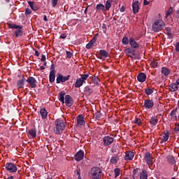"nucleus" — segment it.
I'll return each instance as SVG.
<instances>
[{"instance_id":"nucleus-62","label":"nucleus","mask_w":179,"mask_h":179,"mask_svg":"<svg viewBox=\"0 0 179 179\" xmlns=\"http://www.w3.org/2000/svg\"><path fill=\"white\" fill-rule=\"evenodd\" d=\"M143 5L145 6L149 5V1H148V0H144Z\"/></svg>"},{"instance_id":"nucleus-9","label":"nucleus","mask_w":179,"mask_h":179,"mask_svg":"<svg viewBox=\"0 0 179 179\" xmlns=\"http://www.w3.org/2000/svg\"><path fill=\"white\" fill-rule=\"evenodd\" d=\"M144 160L147 164H153V157L150 156V152H149L145 153Z\"/></svg>"},{"instance_id":"nucleus-35","label":"nucleus","mask_w":179,"mask_h":179,"mask_svg":"<svg viewBox=\"0 0 179 179\" xmlns=\"http://www.w3.org/2000/svg\"><path fill=\"white\" fill-rule=\"evenodd\" d=\"M145 93L147 94V96H150L153 93V89L150 88L149 87H147L145 89Z\"/></svg>"},{"instance_id":"nucleus-20","label":"nucleus","mask_w":179,"mask_h":179,"mask_svg":"<svg viewBox=\"0 0 179 179\" xmlns=\"http://www.w3.org/2000/svg\"><path fill=\"white\" fill-rule=\"evenodd\" d=\"M137 80L138 82L143 83V82H145V80H146V74L145 73H140L137 76Z\"/></svg>"},{"instance_id":"nucleus-17","label":"nucleus","mask_w":179,"mask_h":179,"mask_svg":"<svg viewBox=\"0 0 179 179\" xmlns=\"http://www.w3.org/2000/svg\"><path fill=\"white\" fill-rule=\"evenodd\" d=\"M129 45L132 48H139V44L135 41L133 37L129 38Z\"/></svg>"},{"instance_id":"nucleus-58","label":"nucleus","mask_w":179,"mask_h":179,"mask_svg":"<svg viewBox=\"0 0 179 179\" xmlns=\"http://www.w3.org/2000/svg\"><path fill=\"white\" fill-rule=\"evenodd\" d=\"M167 36L169 37V38H173V34L171 32H166Z\"/></svg>"},{"instance_id":"nucleus-50","label":"nucleus","mask_w":179,"mask_h":179,"mask_svg":"<svg viewBox=\"0 0 179 179\" xmlns=\"http://www.w3.org/2000/svg\"><path fill=\"white\" fill-rule=\"evenodd\" d=\"M52 5L53 8H55L58 5V0H52Z\"/></svg>"},{"instance_id":"nucleus-57","label":"nucleus","mask_w":179,"mask_h":179,"mask_svg":"<svg viewBox=\"0 0 179 179\" xmlns=\"http://www.w3.org/2000/svg\"><path fill=\"white\" fill-rule=\"evenodd\" d=\"M60 38H62V39L66 38V34H62L60 35Z\"/></svg>"},{"instance_id":"nucleus-27","label":"nucleus","mask_w":179,"mask_h":179,"mask_svg":"<svg viewBox=\"0 0 179 179\" xmlns=\"http://www.w3.org/2000/svg\"><path fill=\"white\" fill-rule=\"evenodd\" d=\"M49 81L50 83H53L55 81V72L50 71L49 75Z\"/></svg>"},{"instance_id":"nucleus-45","label":"nucleus","mask_w":179,"mask_h":179,"mask_svg":"<svg viewBox=\"0 0 179 179\" xmlns=\"http://www.w3.org/2000/svg\"><path fill=\"white\" fill-rule=\"evenodd\" d=\"M94 117L95 119L98 120V121H100V118H101V113L97 111L95 113Z\"/></svg>"},{"instance_id":"nucleus-13","label":"nucleus","mask_w":179,"mask_h":179,"mask_svg":"<svg viewBox=\"0 0 179 179\" xmlns=\"http://www.w3.org/2000/svg\"><path fill=\"white\" fill-rule=\"evenodd\" d=\"M103 145L104 146H109V145H111L113 142H114V138L113 137H110L108 136H106L103 137Z\"/></svg>"},{"instance_id":"nucleus-26","label":"nucleus","mask_w":179,"mask_h":179,"mask_svg":"<svg viewBox=\"0 0 179 179\" xmlns=\"http://www.w3.org/2000/svg\"><path fill=\"white\" fill-rule=\"evenodd\" d=\"M59 101L64 104L65 103V94H66L64 91L59 92Z\"/></svg>"},{"instance_id":"nucleus-48","label":"nucleus","mask_w":179,"mask_h":179,"mask_svg":"<svg viewBox=\"0 0 179 179\" xmlns=\"http://www.w3.org/2000/svg\"><path fill=\"white\" fill-rule=\"evenodd\" d=\"M141 122H142V120H141V118L136 117L134 124H136V125H141Z\"/></svg>"},{"instance_id":"nucleus-43","label":"nucleus","mask_w":179,"mask_h":179,"mask_svg":"<svg viewBox=\"0 0 179 179\" xmlns=\"http://www.w3.org/2000/svg\"><path fill=\"white\" fill-rule=\"evenodd\" d=\"M96 10H104V5H103L102 3H99L96 5Z\"/></svg>"},{"instance_id":"nucleus-10","label":"nucleus","mask_w":179,"mask_h":179,"mask_svg":"<svg viewBox=\"0 0 179 179\" xmlns=\"http://www.w3.org/2000/svg\"><path fill=\"white\" fill-rule=\"evenodd\" d=\"M83 157H85V152L82 150H80L74 156V159L76 162L83 160Z\"/></svg>"},{"instance_id":"nucleus-22","label":"nucleus","mask_w":179,"mask_h":179,"mask_svg":"<svg viewBox=\"0 0 179 179\" xmlns=\"http://www.w3.org/2000/svg\"><path fill=\"white\" fill-rule=\"evenodd\" d=\"M170 92H177L178 90V85L177 83H171L169 86Z\"/></svg>"},{"instance_id":"nucleus-39","label":"nucleus","mask_w":179,"mask_h":179,"mask_svg":"<svg viewBox=\"0 0 179 179\" xmlns=\"http://www.w3.org/2000/svg\"><path fill=\"white\" fill-rule=\"evenodd\" d=\"M124 52H126L127 54H132L134 52H135V50L134 49V48H132V46L131 48H127L125 49Z\"/></svg>"},{"instance_id":"nucleus-2","label":"nucleus","mask_w":179,"mask_h":179,"mask_svg":"<svg viewBox=\"0 0 179 179\" xmlns=\"http://www.w3.org/2000/svg\"><path fill=\"white\" fill-rule=\"evenodd\" d=\"M103 171L99 167H92L88 173V177L90 179H101Z\"/></svg>"},{"instance_id":"nucleus-60","label":"nucleus","mask_w":179,"mask_h":179,"mask_svg":"<svg viewBox=\"0 0 179 179\" xmlns=\"http://www.w3.org/2000/svg\"><path fill=\"white\" fill-rule=\"evenodd\" d=\"M34 51H35L36 57H40V52H38V50H36L35 49H34Z\"/></svg>"},{"instance_id":"nucleus-54","label":"nucleus","mask_w":179,"mask_h":179,"mask_svg":"<svg viewBox=\"0 0 179 179\" xmlns=\"http://www.w3.org/2000/svg\"><path fill=\"white\" fill-rule=\"evenodd\" d=\"M132 55L130 56V58H131L132 59H136V54H135V52L131 53Z\"/></svg>"},{"instance_id":"nucleus-41","label":"nucleus","mask_w":179,"mask_h":179,"mask_svg":"<svg viewBox=\"0 0 179 179\" xmlns=\"http://www.w3.org/2000/svg\"><path fill=\"white\" fill-rule=\"evenodd\" d=\"M173 12H174L173 7H170L169 8V10L166 11V17H169V16H170V15H171V13H173Z\"/></svg>"},{"instance_id":"nucleus-36","label":"nucleus","mask_w":179,"mask_h":179,"mask_svg":"<svg viewBox=\"0 0 179 179\" xmlns=\"http://www.w3.org/2000/svg\"><path fill=\"white\" fill-rule=\"evenodd\" d=\"M28 134H29L33 138H36V136H37V131H36V129H30Z\"/></svg>"},{"instance_id":"nucleus-37","label":"nucleus","mask_w":179,"mask_h":179,"mask_svg":"<svg viewBox=\"0 0 179 179\" xmlns=\"http://www.w3.org/2000/svg\"><path fill=\"white\" fill-rule=\"evenodd\" d=\"M111 2L113 0H108L106 3L105 8L106 10H110V8H111Z\"/></svg>"},{"instance_id":"nucleus-4","label":"nucleus","mask_w":179,"mask_h":179,"mask_svg":"<svg viewBox=\"0 0 179 179\" xmlns=\"http://www.w3.org/2000/svg\"><path fill=\"white\" fill-rule=\"evenodd\" d=\"M152 31L155 33H157L160 31V30H163V28L164 27V22L161 20H157L152 23Z\"/></svg>"},{"instance_id":"nucleus-6","label":"nucleus","mask_w":179,"mask_h":179,"mask_svg":"<svg viewBox=\"0 0 179 179\" xmlns=\"http://www.w3.org/2000/svg\"><path fill=\"white\" fill-rule=\"evenodd\" d=\"M27 82L28 83L29 86L32 89L37 87V80L34 77L29 76V78H26Z\"/></svg>"},{"instance_id":"nucleus-21","label":"nucleus","mask_w":179,"mask_h":179,"mask_svg":"<svg viewBox=\"0 0 179 179\" xmlns=\"http://www.w3.org/2000/svg\"><path fill=\"white\" fill-rule=\"evenodd\" d=\"M134 156H135V154H134V152L127 151L126 152L124 160H132V159H134Z\"/></svg>"},{"instance_id":"nucleus-31","label":"nucleus","mask_w":179,"mask_h":179,"mask_svg":"<svg viewBox=\"0 0 179 179\" xmlns=\"http://www.w3.org/2000/svg\"><path fill=\"white\" fill-rule=\"evenodd\" d=\"M83 80H82L81 78H78L76 80V83H75V87H80L81 86L83 85Z\"/></svg>"},{"instance_id":"nucleus-7","label":"nucleus","mask_w":179,"mask_h":179,"mask_svg":"<svg viewBox=\"0 0 179 179\" xmlns=\"http://www.w3.org/2000/svg\"><path fill=\"white\" fill-rule=\"evenodd\" d=\"M6 169L9 173H16L17 171V167L12 162L7 163L6 164Z\"/></svg>"},{"instance_id":"nucleus-40","label":"nucleus","mask_w":179,"mask_h":179,"mask_svg":"<svg viewBox=\"0 0 179 179\" xmlns=\"http://www.w3.org/2000/svg\"><path fill=\"white\" fill-rule=\"evenodd\" d=\"M90 76V73H88L87 74H83L81 75V78L80 79H81V80H83V82L85 83V80H86Z\"/></svg>"},{"instance_id":"nucleus-52","label":"nucleus","mask_w":179,"mask_h":179,"mask_svg":"<svg viewBox=\"0 0 179 179\" xmlns=\"http://www.w3.org/2000/svg\"><path fill=\"white\" fill-rule=\"evenodd\" d=\"M31 10L30 8H26L25 9V15L27 16V15H31Z\"/></svg>"},{"instance_id":"nucleus-53","label":"nucleus","mask_w":179,"mask_h":179,"mask_svg":"<svg viewBox=\"0 0 179 179\" xmlns=\"http://www.w3.org/2000/svg\"><path fill=\"white\" fill-rule=\"evenodd\" d=\"M176 51H177V52H179V42H177L176 44Z\"/></svg>"},{"instance_id":"nucleus-44","label":"nucleus","mask_w":179,"mask_h":179,"mask_svg":"<svg viewBox=\"0 0 179 179\" xmlns=\"http://www.w3.org/2000/svg\"><path fill=\"white\" fill-rule=\"evenodd\" d=\"M150 65L152 68H157V66H159V62H157V60H154L151 62Z\"/></svg>"},{"instance_id":"nucleus-23","label":"nucleus","mask_w":179,"mask_h":179,"mask_svg":"<svg viewBox=\"0 0 179 179\" xmlns=\"http://www.w3.org/2000/svg\"><path fill=\"white\" fill-rule=\"evenodd\" d=\"M94 43H96V38H92V40L86 45V48L87 50L93 48Z\"/></svg>"},{"instance_id":"nucleus-63","label":"nucleus","mask_w":179,"mask_h":179,"mask_svg":"<svg viewBox=\"0 0 179 179\" xmlns=\"http://www.w3.org/2000/svg\"><path fill=\"white\" fill-rule=\"evenodd\" d=\"M120 12H125V7H124V6H122L120 8Z\"/></svg>"},{"instance_id":"nucleus-14","label":"nucleus","mask_w":179,"mask_h":179,"mask_svg":"<svg viewBox=\"0 0 179 179\" xmlns=\"http://www.w3.org/2000/svg\"><path fill=\"white\" fill-rule=\"evenodd\" d=\"M28 5H29L32 10L37 11L38 10V9H40V6L37 5V3H36L35 1H29Z\"/></svg>"},{"instance_id":"nucleus-30","label":"nucleus","mask_w":179,"mask_h":179,"mask_svg":"<svg viewBox=\"0 0 179 179\" xmlns=\"http://www.w3.org/2000/svg\"><path fill=\"white\" fill-rule=\"evenodd\" d=\"M140 179H148V171L143 169L140 173Z\"/></svg>"},{"instance_id":"nucleus-55","label":"nucleus","mask_w":179,"mask_h":179,"mask_svg":"<svg viewBox=\"0 0 179 179\" xmlns=\"http://www.w3.org/2000/svg\"><path fill=\"white\" fill-rule=\"evenodd\" d=\"M45 59H47V58L45 57V55H42V57L41 59V62H45Z\"/></svg>"},{"instance_id":"nucleus-64","label":"nucleus","mask_w":179,"mask_h":179,"mask_svg":"<svg viewBox=\"0 0 179 179\" xmlns=\"http://www.w3.org/2000/svg\"><path fill=\"white\" fill-rule=\"evenodd\" d=\"M77 176H80V169H77Z\"/></svg>"},{"instance_id":"nucleus-12","label":"nucleus","mask_w":179,"mask_h":179,"mask_svg":"<svg viewBox=\"0 0 179 179\" xmlns=\"http://www.w3.org/2000/svg\"><path fill=\"white\" fill-rule=\"evenodd\" d=\"M25 82H27L26 76H22L21 80L17 81V87L18 89H23Z\"/></svg>"},{"instance_id":"nucleus-16","label":"nucleus","mask_w":179,"mask_h":179,"mask_svg":"<svg viewBox=\"0 0 179 179\" xmlns=\"http://www.w3.org/2000/svg\"><path fill=\"white\" fill-rule=\"evenodd\" d=\"M77 124L80 126L85 125V124H86L83 115H79L77 116Z\"/></svg>"},{"instance_id":"nucleus-38","label":"nucleus","mask_w":179,"mask_h":179,"mask_svg":"<svg viewBox=\"0 0 179 179\" xmlns=\"http://www.w3.org/2000/svg\"><path fill=\"white\" fill-rule=\"evenodd\" d=\"M122 43L123 45H128V44H129V39H128V37L124 36L122 40Z\"/></svg>"},{"instance_id":"nucleus-59","label":"nucleus","mask_w":179,"mask_h":179,"mask_svg":"<svg viewBox=\"0 0 179 179\" xmlns=\"http://www.w3.org/2000/svg\"><path fill=\"white\" fill-rule=\"evenodd\" d=\"M166 33H171V29L170 27H165Z\"/></svg>"},{"instance_id":"nucleus-24","label":"nucleus","mask_w":179,"mask_h":179,"mask_svg":"<svg viewBox=\"0 0 179 179\" xmlns=\"http://www.w3.org/2000/svg\"><path fill=\"white\" fill-rule=\"evenodd\" d=\"M40 114L43 120H46L47 117L48 116V112H47L45 108H41L40 110Z\"/></svg>"},{"instance_id":"nucleus-46","label":"nucleus","mask_w":179,"mask_h":179,"mask_svg":"<svg viewBox=\"0 0 179 179\" xmlns=\"http://www.w3.org/2000/svg\"><path fill=\"white\" fill-rule=\"evenodd\" d=\"M138 171H139V168H136L133 170V176H132L133 179L136 178V174L138 173Z\"/></svg>"},{"instance_id":"nucleus-28","label":"nucleus","mask_w":179,"mask_h":179,"mask_svg":"<svg viewBox=\"0 0 179 179\" xmlns=\"http://www.w3.org/2000/svg\"><path fill=\"white\" fill-rule=\"evenodd\" d=\"M157 122H159V119H157V116H153L151 117L150 120L151 125H157Z\"/></svg>"},{"instance_id":"nucleus-42","label":"nucleus","mask_w":179,"mask_h":179,"mask_svg":"<svg viewBox=\"0 0 179 179\" xmlns=\"http://www.w3.org/2000/svg\"><path fill=\"white\" fill-rule=\"evenodd\" d=\"M121 171V169L120 168H115L114 169V173H115V178H117L118 176H120V172Z\"/></svg>"},{"instance_id":"nucleus-15","label":"nucleus","mask_w":179,"mask_h":179,"mask_svg":"<svg viewBox=\"0 0 179 179\" xmlns=\"http://www.w3.org/2000/svg\"><path fill=\"white\" fill-rule=\"evenodd\" d=\"M98 58L99 59H103V58H108V52L106 50H100Z\"/></svg>"},{"instance_id":"nucleus-51","label":"nucleus","mask_w":179,"mask_h":179,"mask_svg":"<svg viewBox=\"0 0 179 179\" xmlns=\"http://www.w3.org/2000/svg\"><path fill=\"white\" fill-rule=\"evenodd\" d=\"M50 72H55V65L54 64V63H52L50 66Z\"/></svg>"},{"instance_id":"nucleus-25","label":"nucleus","mask_w":179,"mask_h":179,"mask_svg":"<svg viewBox=\"0 0 179 179\" xmlns=\"http://www.w3.org/2000/svg\"><path fill=\"white\" fill-rule=\"evenodd\" d=\"M171 72V70L167 67H162V73L164 75V76H169L170 75V73Z\"/></svg>"},{"instance_id":"nucleus-34","label":"nucleus","mask_w":179,"mask_h":179,"mask_svg":"<svg viewBox=\"0 0 179 179\" xmlns=\"http://www.w3.org/2000/svg\"><path fill=\"white\" fill-rule=\"evenodd\" d=\"M92 80L94 85H96V86H99V82H100V79H99L98 76H94L92 77Z\"/></svg>"},{"instance_id":"nucleus-56","label":"nucleus","mask_w":179,"mask_h":179,"mask_svg":"<svg viewBox=\"0 0 179 179\" xmlns=\"http://www.w3.org/2000/svg\"><path fill=\"white\" fill-rule=\"evenodd\" d=\"M101 29H103V31H107V26L106 25V24H103Z\"/></svg>"},{"instance_id":"nucleus-11","label":"nucleus","mask_w":179,"mask_h":179,"mask_svg":"<svg viewBox=\"0 0 179 179\" xmlns=\"http://www.w3.org/2000/svg\"><path fill=\"white\" fill-rule=\"evenodd\" d=\"M65 104L66 107H72V106H73V99H72L71 95H66Z\"/></svg>"},{"instance_id":"nucleus-19","label":"nucleus","mask_w":179,"mask_h":179,"mask_svg":"<svg viewBox=\"0 0 179 179\" xmlns=\"http://www.w3.org/2000/svg\"><path fill=\"white\" fill-rule=\"evenodd\" d=\"M166 162L171 166H173V164H176V158H174V156L173 155H168L166 157Z\"/></svg>"},{"instance_id":"nucleus-3","label":"nucleus","mask_w":179,"mask_h":179,"mask_svg":"<svg viewBox=\"0 0 179 179\" xmlns=\"http://www.w3.org/2000/svg\"><path fill=\"white\" fill-rule=\"evenodd\" d=\"M7 24L10 29H17V30L15 31V37H22L23 36V30H22L23 25H16L15 24L9 22H8Z\"/></svg>"},{"instance_id":"nucleus-29","label":"nucleus","mask_w":179,"mask_h":179,"mask_svg":"<svg viewBox=\"0 0 179 179\" xmlns=\"http://www.w3.org/2000/svg\"><path fill=\"white\" fill-rule=\"evenodd\" d=\"M169 131H164L163 138H162V141H161V143H162L163 142H167V141H169Z\"/></svg>"},{"instance_id":"nucleus-33","label":"nucleus","mask_w":179,"mask_h":179,"mask_svg":"<svg viewBox=\"0 0 179 179\" xmlns=\"http://www.w3.org/2000/svg\"><path fill=\"white\" fill-rule=\"evenodd\" d=\"M84 92H85V93H87L88 94V96H90V94H92V93H93V90L92 88H90V87L89 85H87L85 87Z\"/></svg>"},{"instance_id":"nucleus-49","label":"nucleus","mask_w":179,"mask_h":179,"mask_svg":"<svg viewBox=\"0 0 179 179\" xmlns=\"http://www.w3.org/2000/svg\"><path fill=\"white\" fill-rule=\"evenodd\" d=\"M66 54L67 58H71L72 57H73V53H72L70 51H66Z\"/></svg>"},{"instance_id":"nucleus-61","label":"nucleus","mask_w":179,"mask_h":179,"mask_svg":"<svg viewBox=\"0 0 179 179\" xmlns=\"http://www.w3.org/2000/svg\"><path fill=\"white\" fill-rule=\"evenodd\" d=\"M174 131L176 132H178L179 131V124H178V126H176L175 128H174Z\"/></svg>"},{"instance_id":"nucleus-47","label":"nucleus","mask_w":179,"mask_h":179,"mask_svg":"<svg viewBox=\"0 0 179 179\" xmlns=\"http://www.w3.org/2000/svg\"><path fill=\"white\" fill-rule=\"evenodd\" d=\"M176 113H177V108L173 109V110L171 112V113H170L171 117H174V118H177V116H176Z\"/></svg>"},{"instance_id":"nucleus-8","label":"nucleus","mask_w":179,"mask_h":179,"mask_svg":"<svg viewBox=\"0 0 179 179\" xmlns=\"http://www.w3.org/2000/svg\"><path fill=\"white\" fill-rule=\"evenodd\" d=\"M155 106V103L153 102V100L152 99H146L144 101V104L143 107L144 108H147L148 110H150Z\"/></svg>"},{"instance_id":"nucleus-1","label":"nucleus","mask_w":179,"mask_h":179,"mask_svg":"<svg viewBox=\"0 0 179 179\" xmlns=\"http://www.w3.org/2000/svg\"><path fill=\"white\" fill-rule=\"evenodd\" d=\"M66 124L62 119H57L55 122V127L54 128L55 134L61 135L66 128Z\"/></svg>"},{"instance_id":"nucleus-5","label":"nucleus","mask_w":179,"mask_h":179,"mask_svg":"<svg viewBox=\"0 0 179 179\" xmlns=\"http://www.w3.org/2000/svg\"><path fill=\"white\" fill-rule=\"evenodd\" d=\"M71 78V76L69 75L67 76H64L61 73H58L57 75V79H56V83H64L66 82V80H69V78Z\"/></svg>"},{"instance_id":"nucleus-18","label":"nucleus","mask_w":179,"mask_h":179,"mask_svg":"<svg viewBox=\"0 0 179 179\" xmlns=\"http://www.w3.org/2000/svg\"><path fill=\"white\" fill-rule=\"evenodd\" d=\"M132 8L133 13H134V15H136V13H138V12H139V1H136L134 3H133Z\"/></svg>"},{"instance_id":"nucleus-32","label":"nucleus","mask_w":179,"mask_h":179,"mask_svg":"<svg viewBox=\"0 0 179 179\" xmlns=\"http://www.w3.org/2000/svg\"><path fill=\"white\" fill-rule=\"evenodd\" d=\"M118 160H120L118 155L116 157H112L110 159V163L111 164H116V163H118Z\"/></svg>"}]
</instances>
